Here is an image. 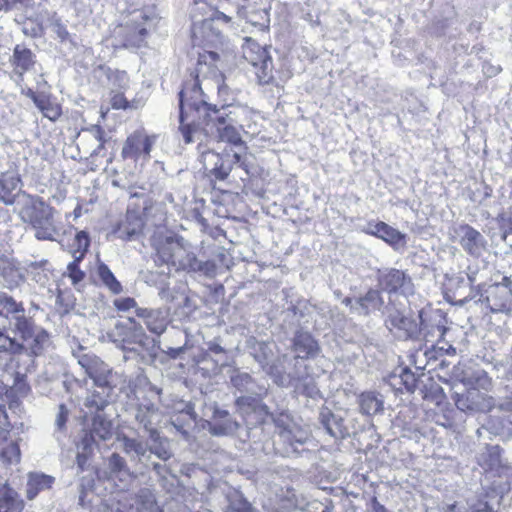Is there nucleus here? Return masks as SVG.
<instances>
[{
  "label": "nucleus",
  "mask_w": 512,
  "mask_h": 512,
  "mask_svg": "<svg viewBox=\"0 0 512 512\" xmlns=\"http://www.w3.org/2000/svg\"><path fill=\"white\" fill-rule=\"evenodd\" d=\"M154 445L149 448V453L156 455L159 459L166 461L172 457V452L169 449V442L167 439L160 437L154 441Z\"/></svg>",
  "instance_id": "09e8293b"
},
{
  "label": "nucleus",
  "mask_w": 512,
  "mask_h": 512,
  "mask_svg": "<svg viewBox=\"0 0 512 512\" xmlns=\"http://www.w3.org/2000/svg\"><path fill=\"white\" fill-rule=\"evenodd\" d=\"M113 390L105 388H96L91 391L84 401V406L91 412L100 413L108 405Z\"/></svg>",
  "instance_id": "473e14b6"
},
{
  "label": "nucleus",
  "mask_w": 512,
  "mask_h": 512,
  "mask_svg": "<svg viewBox=\"0 0 512 512\" xmlns=\"http://www.w3.org/2000/svg\"><path fill=\"white\" fill-rule=\"evenodd\" d=\"M134 418L138 425L149 434L152 441L159 438L156 426L161 421V412L150 399L145 398L136 404Z\"/></svg>",
  "instance_id": "2eb2a0df"
},
{
  "label": "nucleus",
  "mask_w": 512,
  "mask_h": 512,
  "mask_svg": "<svg viewBox=\"0 0 512 512\" xmlns=\"http://www.w3.org/2000/svg\"><path fill=\"white\" fill-rule=\"evenodd\" d=\"M208 350L215 354H222L225 351L224 348L216 342H210L208 344Z\"/></svg>",
  "instance_id": "338daca9"
},
{
  "label": "nucleus",
  "mask_w": 512,
  "mask_h": 512,
  "mask_svg": "<svg viewBox=\"0 0 512 512\" xmlns=\"http://www.w3.org/2000/svg\"><path fill=\"white\" fill-rule=\"evenodd\" d=\"M269 374L276 385L280 387H293L294 392L315 399L320 396V390L315 378L309 373L308 366L294 363L293 371L282 372L278 365H272Z\"/></svg>",
  "instance_id": "39448f33"
},
{
  "label": "nucleus",
  "mask_w": 512,
  "mask_h": 512,
  "mask_svg": "<svg viewBox=\"0 0 512 512\" xmlns=\"http://www.w3.org/2000/svg\"><path fill=\"white\" fill-rule=\"evenodd\" d=\"M50 345L48 332L37 326L34 320L19 321L17 330L12 333L0 330V353L10 357L22 354L39 357Z\"/></svg>",
  "instance_id": "20e7f679"
},
{
  "label": "nucleus",
  "mask_w": 512,
  "mask_h": 512,
  "mask_svg": "<svg viewBox=\"0 0 512 512\" xmlns=\"http://www.w3.org/2000/svg\"><path fill=\"white\" fill-rule=\"evenodd\" d=\"M219 54L213 50H205L199 54L195 74L186 80L179 92V131L186 144L202 142L211 132L219 142L231 147H242L244 143L239 128L243 129L250 111L242 105L222 104L220 107L209 104L203 90L215 88L222 96L226 92L223 76L215 63Z\"/></svg>",
  "instance_id": "f257e3e1"
},
{
  "label": "nucleus",
  "mask_w": 512,
  "mask_h": 512,
  "mask_svg": "<svg viewBox=\"0 0 512 512\" xmlns=\"http://www.w3.org/2000/svg\"><path fill=\"white\" fill-rule=\"evenodd\" d=\"M136 315L142 318L147 329L157 335H162L168 326L167 312L157 308H136Z\"/></svg>",
  "instance_id": "b1692460"
},
{
  "label": "nucleus",
  "mask_w": 512,
  "mask_h": 512,
  "mask_svg": "<svg viewBox=\"0 0 512 512\" xmlns=\"http://www.w3.org/2000/svg\"><path fill=\"white\" fill-rule=\"evenodd\" d=\"M382 231L380 235V239L391 245L394 249H398L400 247H404L406 244V235L401 233L399 230L391 227L387 223L381 226Z\"/></svg>",
  "instance_id": "58836bf2"
},
{
  "label": "nucleus",
  "mask_w": 512,
  "mask_h": 512,
  "mask_svg": "<svg viewBox=\"0 0 512 512\" xmlns=\"http://www.w3.org/2000/svg\"><path fill=\"white\" fill-rule=\"evenodd\" d=\"M97 276L102 284L114 295L123 292L122 284L116 279L110 268L103 262L98 263L96 269Z\"/></svg>",
  "instance_id": "4c0bfd02"
},
{
  "label": "nucleus",
  "mask_w": 512,
  "mask_h": 512,
  "mask_svg": "<svg viewBox=\"0 0 512 512\" xmlns=\"http://www.w3.org/2000/svg\"><path fill=\"white\" fill-rule=\"evenodd\" d=\"M54 32L61 41H65L69 37V32L66 27L61 23H55Z\"/></svg>",
  "instance_id": "e2e57ef3"
},
{
  "label": "nucleus",
  "mask_w": 512,
  "mask_h": 512,
  "mask_svg": "<svg viewBox=\"0 0 512 512\" xmlns=\"http://www.w3.org/2000/svg\"><path fill=\"white\" fill-rule=\"evenodd\" d=\"M80 262L81 261H76V259H74L67 266L66 274L70 278L72 284L75 286L81 283L85 278V272L79 268Z\"/></svg>",
  "instance_id": "3c124183"
},
{
  "label": "nucleus",
  "mask_w": 512,
  "mask_h": 512,
  "mask_svg": "<svg viewBox=\"0 0 512 512\" xmlns=\"http://www.w3.org/2000/svg\"><path fill=\"white\" fill-rule=\"evenodd\" d=\"M23 276L13 263L2 261L0 266V284L8 289H13L19 285Z\"/></svg>",
  "instance_id": "c9c22d12"
},
{
  "label": "nucleus",
  "mask_w": 512,
  "mask_h": 512,
  "mask_svg": "<svg viewBox=\"0 0 512 512\" xmlns=\"http://www.w3.org/2000/svg\"><path fill=\"white\" fill-rule=\"evenodd\" d=\"M380 286L388 292H396L404 285L405 274L398 269H387L379 274Z\"/></svg>",
  "instance_id": "72a5a7b5"
},
{
  "label": "nucleus",
  "mask_w": 512,
  "mask_h": 512,
  "mask_svg": "<svg viewBox=\"0 0 512 512\" xmlns=\"http://www.w3.org/2000/svg\"><path fill=\"white\" fill-rule=\"evenodd\" d=\"M230 382L241 393L252 395H266L267 388L264 384L257 383L250 374L240 370H234L230 376Z\"/></svg>",
  "instance_id": "bb28decb"
},
{
  "label": "nucleus",
  "mask_w": 512,
  "mask_h": 512,
  "mask_svg": "<svg viewBox=\"0 0 512 512\" xmlns=\"http://www.w3.org/2000/svg\"><path fill=\"white\" fill-rule=\"evenodd\" d=\"M21 179L16 173L0 174V202L10 206L14 204L22 206L21 194H27L20 188Z\"/></svg>",
  "instance_id": "412c9836"
},
{
  "label": "nucleus",
  "mask_w": 512,
  "mask_h": 512,
  "mask_svg": "<svg viewBox=\"0 0 512 512\" xmlns=\"http://www.w3.org/2000/svg\"><path fill=\"white\" fill-rule=\"evenodd\" d=\"M147 31L145 28H140L137 33H135L131 38L127 39V42L125 45L129 46H139L142 42L144 36L146 35Z\"/></svg>",
  "instance_id": "bf43d9fd"
},
{
  "label": "nucleus",
  "mask_w": 512,
  "mask_h": 512,
  "mask_svg": "<svg viewBox=\"0 0 512 512\" xmlns=\"http://www.w3.org/2000/svg\"><path fill=\"white\" fill-rule=\"evenodd\" d=\"M458 241L462 249L472 257L478 258L487 250L485 237L468 224L459 225L455 229Z\"/></svg>",
  "instance_id": "a211bd4d"
},
{
  "label": "nucleus",
  "mask_w": 512,
  "mask_h": 512,
  "mask_svg": "<svg viewBox=\"0 0 512 512\" xmlns=\"http://www.w3.org/2000/svg\"><path fill=\"white\" fill-rule=\"evenodd\" d=\"M111 105L114 109H126L129 107V102L124 97L122 92H116L111 98Z\"/></svg>",
  "instance_id": "4d7b16f0"
},
{
  "label": "nucleus",
  "mask_w": 512,
  "mask_h": 512,
  "mask_svg": "<svg viewBox=\"0 0 512 512\" xmlns=\"http://www.w3.org/2000/svg\"><path fill=\"white\" fill-rule=\"evenodd\" d=\"M143 225L144 223L140 216L136 213H127L125 220L118 225L115 233L122 240H135L141 234Z\"/></svg>",
  "instance_id": "c756f323"
},
{
  "label": "nucleus",
  "mask_w": 512,
  "mask_h": 512,
  "mask_svg": "<svg viewBox=\"0 0 512 512\" xmlns=\"http://www.w3.org/2000/svg\"><path fill=\"white\" fill-rule=\"evenodd\" d=\"M242 50L244 59L254 67L259 84H270L274 79L273 61L267 49L248 38Z\"/></svg>",
  "instance_id": "423d86ee"
},
{
  "label": "nucleus",
  "mask_w": 512,
  "mask_h": 512,
  "mask_svg": "<svg viewBox=\"0 0 512 512\" xmlns=\"http://www.w3.org/2000/svg\"><path fill=\"white\" fill-rule=\"evenodd\" d=\"M35 105L42 112L44 117L51 121H56L61 116L60 106L52 103L44 94H41V98L35 99Z\"/></svg>",
  "instance_id": "79ce46f5"
},
{
  "label": "nucleus",
  "mask_w": 512,
  "mask_h": 512,
  "mask_svg": "<svg viewBox=\"0 0 512 512\" xmlns=\"http://www.w3.org/2000/svg\"><path fill=\"white\" fill-rule=\"evenodd\" d=\"M10 63L13 66V74L17 76L16 82L19 83L23 81L24 73L34 66L35 55L30 49L16 45Z\"/></svg>",
  "instance_id": "393cba45"
},
{
  "label": "nucleus",
  "mask_w": 512,
  "mask_h": 512,
  "mask_svg": "<svg viewBox=\"0 0 512 512\" xmlns=\"http://www.w3.org/2000/svg\"><path fill=\"white\" fill-rule=\"evenodd\" d=\"M159 296L162 300H165L166 302H171L174 299L168 287H162L159 291Z\"/></svg>",
  "instance_id": "0e129e2a"
},
{
  "label": "nucleus",
  "mask_w": 512,
  "mask_h": 512,
  "mask_svg": "<svg viewBox=\"0 0 512 512\" xmlns=\"http://www.w3.org/2000/svg\"><path fill=\"white\" fill-rule=\"evenodd\" d=\"M478 273L479 267L477 265H469L466 269L465 274L467 276L471 291L470 294L463 299L464 302L476 300L477 296L479 295V286L475 287V283L478 279Z\"/></svg>",
  "instance_id": "49530a36"
},
{
  "label": "nucleus",
  "mask_w": 512,
  "mask_h": 512,
  "mask_svg": "<svg viewBox=\"0 0 512 512\" xmlns=\"http://www.w3.org/2000/svg\"><path fill=\"white\" fill-rule=\"evenodd\" d=\"M0 306L5 309L6 325L0 327V330H5V333H12L17 330L19 321L33 320L32 317L26 316V310L21 302H17L13 297L0 293Z\"/></svg>",
  "instance_id": "aec40b11"
},
{
  "label": "nucleus",
  "mask_w": 512,
  "mask_h": 512,
  "mask_svg": "<svg viewBox=\"0 0 512 512\" xmlns=\"http://www.w3.org/2000/svg\"><path fill=\"white\" fill-rule=\"evenodd\" d=\"M113 304L115 308L119 311H128L129 309L134 308L137 305L135 299L131 297L115 299Z\"/></svg>",
  "instance_id": "6e6d98bb"
},
{
  "label": "nucleus",
  "mask_w": 512,
  "mask_h": 512,
  "mask_svg": "<svg viewBox=\"0 0 512 512\" xmlns=\"http://www.w3.org/2000/svg\"><path fill=\"white\" fill-rule=\"evenodd\" d=\"M205 147L206 145H204L203 142H199L198 152L204 169L215 179L220 181L225 180L232 170L230 159L225 157V152L220 154L209 148L206 149Z\"/></svg>",
  "instance_id": "4468645a"
},
{
  "label": "nucleus",
  "mask_w": 512,
  "mask_h": 512,
  "mask_svg": "<svg viewBox=\"0 0 512 512\" xmlns=\"http://www.w3.org/2000/svg\"><path fill=\"white\" fill-rule=\"evenodd\" d=\"M115 342L123 343L122 349L125 351V344H136L142 349L149 351L156 346V339L148 336L140 323H137L133 318H129L127 324L118 323L115 325L114 330L109 333Z\"/></svg>",
  "instance_id": "0eeeda50"
},
{
  "label": "nucleus",
  "mask_w": 512,
  "mask_h": 512,
  "mask_svg": "<svg viewBox=\"0 0 512 512\" xmlns=\"http://www.w3.org/2000/svg\"><path fill=\"white\" fill-rule=\"evenodd\" d=\"M485 293L477 301L485 302L492 312H512V282L491 285Z\"/></svg>",
  "instance_id": "dca6fc26"
},
{
  "label": "nucleus",
  "mask_w": 512,
  "mask_h": 512,
  "mask_svg": "<svg viewBox=\"0 0 512 512\" xmlns=\"http://www.w3.org/2000/svg\"><path fill=\"white\" fill-rule=\"evenodd\" d=\"M53 483V478L44 474H30L28 484L29 487H34L37 490L50 488Z\"/></svg>",
  "instance_id": "8fccbe9b"
},
{
  "label": "nucleus",
  "mask_w": 512,
  "mask_h": 512,
  "mask_svg": "<svg viewBox=\"0 0 512 512\" xmlns=\"http://www.w3.org/2000/svg\"><path fill=\"white\" fill-rule=\"evenodd\" d=\"M104 135L105 133L103 129L98 125H93L91 128L83 131V139L94 141L96 143V146L90 152L91 156H98L101 154V150L104 148L105 143Z\"/></svg>",
  "instance_id": "a19ab883"
},
{
  "label": "nucleus",
  "mask_w": 512,
  "mask_h": 512,
  "mask_svg": "<svg viewBox=\"0 0 512 512\" xmlns=\"http://www.w3.org/2000/svg\"><path fill=\"white\" fill-rule=\"evenodd\" d=\"M93 445L91 444L87 435H84L81 442L78 444V453L76 456V462L81 471L84 470L88 454L91 453Z\"/></svg>",
  "instance_id": "de8ad7c7"
},
{
  "label": "nucleus",
  "mask_w": 512,
  "mask_h": 512,
  "mask_svg": "<svg viewBox=\"0 0 512 512\" xmlns=\"http://www.w3.org/2000/svg\"><path fill=\"white\" fill-rule=\"evenodd\" d=\"M152 149V142L142 131H135L127 137L123 144L121 156L124 159L137 161L141 158L148 159Z\"/></svg>",
  "instance_id": "6ab92c4d"
},
{
  "label": "nucleus",
  "mask_w": 512,
  "mask_h": 512,
  "mask_svg": "<svg viewBox=\"0 0 512 512\" xmlns=\"http://www.w3.org/2000/svg\"><path fill=\"white\" fill-rule=\"evenodd\" d=\"M342 420L336 418L332 413H321V423L324 426L326 432L334 437H343L342 431Z\"/></svg>",
  "instance_id": "c03bdc74"
},
{
  "label": "nucleus",
  "mask_w": 512,
  "mask_h": 512,
  "mask_svg": "<svg viewBox=\"0 0 512 512\" xmlns=\"http://www.w3.org/2000/svg\"><path fill=\"white\" fill-rule=\"evenodd\" d=\"M90 246V238L87 232L79 231L71 245V254L76 261H82Z\"/></svg>",
  "instance_id": "ea45409f"
},
{
  "label": "nucleus",
  "mask_w": 512,
  "mask_h": 512,
  "mask_svg": "<svg viewBox=\"0 0 512 512\" xmlns=\"http://www.w3.org/2000/svg\"><path fill=\"white\" fill-rule=\"evenodd\" d=\"M23 500L7 483L0 482V512H21Z\"/></svg>",
  "instance_id": "2f4dec72"
},
{
  "label": "nucleus",
  "mask_w": 512,
  "mask_h": 512,
  "mask_svg": "<svg viewBox=\"0 0 512 512\" xmlns=\"http://www.w3.org/2000/svg\"><path fill=\"white\" fill-rule=\"evenodd\" d=\"M490 402V399H486L478 389H470L464 393H457L455 398L456 407L463 412L490 409Z\"/></svg>",
  "instance_id": "5701e85b"
},
{
  "label": "nucleus",
  "mask_w": 512,
  "mask_h": 512,
  "mask_svg": "<svg viewBox=\"0 0 512 512\" xmlns=\"http://www.w3.org/2000/svg\"><path fill=\"white\" fill-rule=\"evenodd\" d=\"M499 408L504 411L512 412V396L501 401Z\"/></svg>",
  "instance_id": "69168bd1"
},
{
  "label": "nucleus",
  "mask_w": 512,
  "mask_h": 512,
  "mask_svg": "<svg viewBox=\"0 0 512 512\" xmlns=\"http://www.w3.org/2000/svg\"><path fill=\"white\" fill-rule=\"evenodd\" d=\"M114 433V426L111 420L107 419L104 413H96L92 419V425L88 436L92 445L98 441L110 439Z\"/></svg>",
  "instance_id": "cd10ccee"
},
{
  "label": "nucleus",
  "mask_w": 512,
  "mask_h": 512,
  "mask_svg": "<svg viewBox=\"0 0 512 512\" xmlns=\"http://www.w3.org/2000/svg\"><path fill=\"white\" fill-rule=\"evenodd\" d=\"M99 478L113 482L119 489H128L137 475L130 470L124 457L112 453L104 460V467L98 471Z\"/></svg>",
  "instance_id": "6e6552de"
},
{
  "label": "nucleus",
  "mask_w": 512,
  "mask_h": 512,
  "mask_svg": "<svg viewBox=\"0 0 512 512\" xmlns=\"http://www.w3.org/2000/svg\"><path fill=\"white\" fill-rule=\"evenodd\" d=\"M279 429L278 441L283 444V455L298 456L305 449L303 446L310 440V433L296 424H284L282 419L275 420Z\"/></svg>",
  "instance_id": "9d476101"
},
{
  "label": "nucleus",
  "mask_w": 512,
  "mask_h": 512,
  "mask_svg": "<svg viewBox=\"0 0 512 512\" xmlns=\"http://www.w3.org/2000/svg\"><path fill=\"white\" fill-rule=\"evenodd\" d=\"M78 363L93 380L96 388L114 390L117 386V373L113 372L99 357L91 354L78 356Z\"/></svg>",
  "instance_id": "1a4fd4ad"
},
{
  "label": "nucleus",
  "mask_w": 512,
  "mask_h": 512,
  "mask_svg": "<svg viewBox=\"0 0 512 512\" xmlns=\"http://www.w3.org/2000/svg\"><path fill=\"white\" fill-rule=\"evenodd\" d=\"M292 349L296 353L294 358L296 363L298 359L315 357L319 352V345L309 332L297 331L293 338Z\"/></svg>",
  "instance_id": "a878e982"
},
{
  "label": "nucleus",
  "mask_w": 512,
  "mask_h": 512,
  "mask_svg": "<svg viewBox=\"0 0 512 512\" xmlns=\"http://www.w3.org/2000/svg\"><path fill=\"white\" fill-rule=\"evenodd\" d=\"M264 395H252V394H246L238 397L236 399V404L240 409H256V407L259 405L260 400L262 399Z\"/></svg>",
  "instance_id": "603ef678"
},
{
  "label": "nucleus",
  "mask_w": 512,
  "mask_h": 512,
  "mask_svg": "<svg viewBox=\"0 0 512 512\" xmlns=\"http://www.w3.org/2000/svg\"><path fill=\"white\" fill-rule=\"evenodd\" d=\"M225 157L227 159H230V162L232 163V167L234 165H237L241 168H243L246 172L247 171V146L246 143H244V148L240 147H231L229 150H225Z\"/></svg>",
  "instance_id": "a18cd8bd"
},
{
  "label": "nucleus",
  "mask_w": 512,
  "mask_h": 512,
  "mask_svg": "<svg viewBox=\"0 0 512 512\" xmlns=\"http://www.w3.org/2000/svg\"><path fill=\"white\" fill-rule=\"evenodd\" d=\"M151 245L155 251L156 263L187 273L200 272L208 276L215 272V264L212 261L199 260L193 245L182 236L157 233L152 237Z\"/></svg>",
  "instance_id": "7ed1b4c3"
},
{
  "label": "nucleus",
  "mask_w": 512,
  "mask_h": 512,
  "mask_svg": "<svg viewBox=\"0 0 512 512\" xmlns=\"http://www.w3.org/2000/svg\"><path fill=\"white\" fill-rule=\"evenodd\" d=\"M148 393H150L151 395H155L158 398H160L161 394H162V389L157 387L156 385H153V384L149 383L148 384Z\"/></svg>",
  "instance_id": "774afa93"
},
{
  "label": "nucleus",
  "mask_w": 512,
  "mask_h": 512,
  "mask_svg": "<svg viewBox=\"0 0 512 512\" xmlns=\"http://www.w3.org/2000/svg\"><path fill=\"white\" fill-rule=\"evenodd\" d=\"M231 508L235 512H253V508L251 504L242 498V496H238L236 499L231 501Z\"/></svg>",
  "instance_id": "5fc2aeb1"
},
{
  "label": "nucleus",
  "mask_w": 512,
  "mask_h": 512,
  "mask_svg": "<svg viewBox=\"0 0 512 512\" xmlns=\"http://www.w3.org/2000/svg\"><path fill=\"white\" fill-rule=\"evenodd\" d=\"M55 214L46 217L43 220L32 224V228L35 230V237L38 240L54 241L57 235H59V228L56 225Z\"/></svg>",
  "instance_id": "f704fd0d"
},
{
  "label": "nucleus",
  "mask_w": 512,
  "mask_h": 512,
  "mask_svg": "<svg viewBox=\"0 0 512 512\" xmlns=\"http://www.w3.org/2000/svg\"><path fill=\"white\" fill-rule=\"evenodd\" d=\"M117 440L121 450L129 457L131 462L143 466L148 465L150 453L147 443L124 434L118 435Z\"/></svg>",
  "instance_id": "4be33fe9"
},
{
  "label": "nucleus",
  "mask_w": 512,
  "mask_h": 512,
  "mask_svg": "<svg viewBox=\"0 0 512 512\" xmlns=\"http://www.w3.org/2000/svg\"><path fill=\"white\" fill-rule=\"evenodd\" d=\"M69 410L64 404H60L58 407V413L55 419L56 432L55 436L58 441H60V434L65 428L67 419H68Z\"/></svg>",
  "instance_id": "864d4df0"
},
{
  "label": "nucleus",
  "mask_w": 512,
  "mask_h": 512,
  "mask_svg": "<svg viewBox=\"0 0 512 512\" xmlns=\"http://www.w3.org/2000/svg\"><path fill=\"white\" fill-rule=\"evenodd\" d=\"M444 512H493V509L489 506L487 502L477 501L467 503V507L460 504L455 503L451 505H447L443 508Z\"/></svg>",
  "instance_id": "37998d69"
},
{
  "label": "nucleus",
  "mask_w": 512,
  "mask_h": 512,
  "mask_svg": "<svg viewBox=\"0 0 512 512\" xmlns=\"http://www.w3.org/2000/svg\"><path fill=\"white\" fill-rule=\"evenodd\" d=\"M386 323L387 327L391 330H398L401 333L400 337L419 339L423 335L424 339L427 338V333L424 332L426 325L423 319V310L418 312L416 318L408 317L399 311H395L389 314Z\"/></svg>",
  "instance_id": "f8f14e48"
},
{
  "label": "nucleus",
  "mask_w": 512,
  "mask_h": 512,
  "mask_svg": "<svg viewBox=\"0 0 512 512\" xmlns=\"http://www.w3.org/2000/svg\"><path fill=\"white\" fill-rule=\"evenodd\" d=\"M114 80L118 83L120 90H125L128 87L129 77L126 72H116L114 75Z\"/></svg>",
  "instance_id": "052dcab7"
},
{
  "label": "nucleus",
  "mask_w": 512,
  "mask_h": 512,
  "mask_svg": "<svg viewBox=\"0 0 512 512\" xmlns=\"http://www.w3.org/2000/svg\"><path fill=\"white\" fill-rule=\"evenodd\" d=\"M153 470L161 477V484L166 487L168 482L167 477L164 475L167 472L166 466L160 463H153Z\"/></svg>",
  "instance_id": "680f3d73"
},
{
  "label": "nucleus",
  "mask_w": 512,
  "mask_h": 512,
  "mask_svg": "<svg viewBox=\"0 0 512 512\" xmlns=\"http://www.w3.org/2000/svg\"><path fill=\"white\" fill-rule=\"evenodd\" d=\"M358 405L363 415L373 416L384 410V397L376 391H365L358 396Z\"/></svg>",
  "instance_id": "7c9ffc66"
},
{
  "label": "nucleus",
  "mask_w": 512,
  "mask_h": 512,
  "mask_svg": "<svg viewBox=\"0 0 512 512\" xmlns=\"http://www.w3.org/2000/svg\"><path fill=\"white\" fill-rule=\"evenodd\" d=\"M390 384L398 390L403 388L407 392H414L417 386V378L415 374L408 368H400L399 373L394 372L390 376Z\"/></svg>",
  "instance_id": "e433bc0d"
},
{
  "label": "nucleus",
  "mask_w": 512,
  "mask_h": 512,
  "mask_svg": "<svg viewBox=\"0 0 512 512\" xmlns=\"http://www.w3.org/2000/svg\"><path fill=\"white\" fill-rule=\"evenodd\" d=\"M385 225V222H382V221H378V222H368L367 223V226L366 228H364V232H366L367 234H370V235H373V236H376V237H380L381 235V231H382V227Z\"/></svg>",
  "instance_id": "13d9d810"
},
{
  "label": "nucleus",
  "mask_w": 512,
  "mask_h": 512,
  "mask_svg": "<svg viewBox=\"0 0 512 512\" xmlns=\"http://www.w3.org/2000/svg\"><path fill=\"white\" fill-rule=\"evenodd\" d=\"M384 305V300L378 290L370 289L364 296L355 300L352 305V312L367 316L371 312L380 310Z\"/></svg>",
  "instance_id": "c85d7f7f"
},
{
  "label": "nucleus",
  "mask_w": 512,
  "mask_h": 512,
  "mask_svg": "<svg viewBox=\"0 0 512 512\" xmlns=\"http://www.w3.org/2000/svg\"><path fill=\"white\" fill-rule=\"evenodd\" d=\"M10 423L4 406L0 405V461L13 464L20 461L18 438L10 435Z\"/></svg>",
  "instance_id": "ddd939ff"
},
{
  "label": "nucleus",
  "mask_w": 512,
  "mask_h": 512,
  "mask_svg": "<svg viewBox=\"0 0 512 512\" xmlns=\"http://www.w3.org/2000/svg\"><path fill=\"white\" fill-rule=\"evenodd\" d=\"M247 0H194L190 17L195 46L218 48L224 45L221 26L228 24L232 13L240 15Z\"/></svg>",
  "instance_id": "f03ea898"
},
{
  "label": "nucleus",
  "mask_w": 512,
  "mask_h": 512,
  "mask_svg": "<svg viewBox=\"0 0 512 512\" xmlns=\"http://www.w3.org/2000/svg\"><path fill=\"white\" fill-rule=\"evenodd\" d=\"M22 206L19 210V216L23 222L30 225L43 220L56 211L53 207L46 204L40 197L32 196L30 194H21Z\"/></svg>",
  "instance_id": "f3484780"
},
{
  "label": "nucleus",
  "mask_w": 512,
  "mask_h": 512,
  "mask_svg": "<svg viewBox=\"0 0 512 512\" xmlns=\"http://www.w3.org/2000/svg\"><path fill=\"white\" fill-rule=\"evenodd\" d=\"M202 415L207 418L208 431L214 436L233 435L239 428L230 413L220 409L215 402L205 403Z\"/></svg>",
  "instance_id": "9b49d317"
}]
</instances>
